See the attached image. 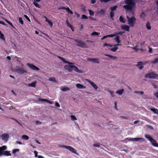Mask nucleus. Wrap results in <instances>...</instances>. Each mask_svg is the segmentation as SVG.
<instances>
[{"label":"nucleus","mask_w":158,"mask_h":158,"mask_svg":"<svg viewBox=\"0 0 158 158\" xmlns=\"http://www.w3.org/2000/svg\"><path fill=\"white\" fill-rule=\"evenodd\" d=\"M48 80L50 81L54 82L56 83H57L58 82L57 81L56 79L55 78L53 77L49 78L48 79Z\"/></svg>","instance_id":"obj_27"},{"label":"nucleus","mask_w":158,"mask_h":158,"mask_svg":"<svg viewBox=\"0 0 158 158\" xmlns=\"http://www.w3.org/2000/svg\"><path fill=\"white\" fill-rule=\"evenodd\" d=\"M70 117L72 120L75 121L77 120V118L74 115H72Z\"/></svg>","instance_id":"obj_38"},{"label":"nucleus","mask_w":158,"mask_h":158,"mask_svg":"<svg viewBox=\"0 0 158 158\" xmlns=\"http://www.w3.org/2000/svg\"><path fill=\"white\" fill-rule=\"evenodd\" d=\"M108 91L112 97H114V93L113 91L110 90H108Z\"/></svg>","instance_id":"obj_44"},{"label":"nucleus","mask_w":158,"mask_h":158,"mask_svg":"<svg viewBox=\"0 0 158 158\" xmlns=\"http://www.w3.org/2000/svg\"><path fill=\"white\" fill-rule=\"evenodd\" d=\"M71 63L72 64H68L64 66V68L65 70H68L69 72H71L73 69L75 72L79 73H83L82 70L79 69L76 66L73 65V63Z\"/></svg>","instance_id":"obj_2"},{"label":"nucleus","mask_w":158,"mask_h":158,"mask_svg":"<svg viewBox=\"0 0 158 158\" xmlns=\"http://www.w3.org/2000/svg\"><path fill=\"white\" fill-rule=\"evenodd\" d=\"M86 80L95 89H97L98 88L97 86L94 82L88 79H86Z\"/></svg>","instance_id":"obj_10"},{"label":"nucleus","mask_w":158,"mask_h":158,"mask_svg":"<svg viewBox=\"0 0 158 158\" xmlns=\"http://www.w3.org/2000/svg\"><path fill=\"white\" fill-rule=\"evenodd\" d=\"M145 137L150 142L152 146L158 147V143L150 135L145 134Z\"/></svg>","instance_id":"obj_3"},{"label":"nucleus","mask_w":158,"mask_h":158,"mask_svg":"<svg viewBox=\"0 0 158 158\" xmlns=\"http://www.w3.org/2000/svg\"><path fill=\"white\" fill-rule=\"evenodd\" d=\"M150 110L155 114H158V110L156 109L151 108Z\"/></svg>","instance_id":"obj_28"},{"label":"nucleus","mask_w":158,"mask_h":158,"mask_svg":"<svg viewBox=\"0 0 158 158\" xmlns=\"http://www.w3.org/2000/svg\"><path fill=\"white\" fill-rule=\"evenodd\" d=\"M19 151V149H14L12 151V152L13 153H15L16 152H18Z\"/></svg>","instance_id":"obj_48"},{"label":"nucleus","mask_w":158,"mask_h":158,"mask_svg":"<svg viewBox=\"0 0 158 158\" xmlns=\"http://www.w3.org/2000/svg\"><path fill=\"white\" fill-rule=\"evenodd\" d=\"M76 45L81 48H85L86 45L85 43L81 42V41H80L78 44H76Z\"/></svg>","instance_id":"obj_15"},{"label":"nucleus","mask_w":158,"mask_h":158,"mask_svg":"<svg viewBox=\"0 0 158 158\" xmlns=\"http://www.w3.org/2000/svg\"><path fill=\"white\" fill-rule=\"evenodd\" d=\"M93 146L94 147H97V148H99L100 147L98 143L94 144L93 145Z\"/></svg>","instance_id":"obj_54"},{"label":"nucleus","mask_w":158,"mask_h":158,"mask_svg":"<svg viewBox=\"0 0 158 158\" xmlns=\"http://www.w3.org/2000/svg\"><path fill=\"white\" fill-rule=\"evenodd\" d=\"M35 2V1H33V4L35 6L37 7H38V8H40L41 6H40L39 4H38L37 2Z\"/></svg>","instance_id":"obj_37"},{"label":"nucleus","mask_w":158,"mask_h":158,"mask_svg":"<svg viewBox=\"0 0 158 158\" xmlns=\"http://www.w3.org/2000/svg\"><path fill=\"white\" fill-rule=\"evenodd\" d=\"M101 2H105L106 3L107 2H108L111 0H99Z\"/></svg>","instance_id":"obj_46"},{"label":"nucleus","mask_w":158,"mask_h":158,"mask_svg":"<svg viewBox=\"0 0 158 158\" xmlns=\"http://www.w3.org/2000/svg\"><path fill=\"white\" fill-rule=\"evenodd\" d=\"M59 9H64L66 10L68 13L69 14H73V12L70 9L69 7H60L59 8Z\"/></svg>","instance_id":"obj_14"},{"label":"nucleus","mask_w":158,"mask_h":158,"mask_svg":"<svg viewBox=\"0 0 158 158\" xmlns=\"http://www.w3.org/2000/svg\"><path fill=\"white\" fill-rule=\"evenodd\" d=\"M36 81H34L31 83L28 84V86L29 87H35L36 86Z\"/></svg>","instance_id":"obj_24"},{"label":"nucleus","mask_w":158,"mask_h":158,"mask_svg":"<svg viewBox=\"0 0 158 158\" xmlns=\"http://www.w3.org/2000/svg\"><path fill=\"white\" fill-rule=\"evenodd\" d=\"M2 154L7 156H10L11 155L10 151H3V152H2Z\"/></svg>","instance_id":"obj_19"},{"label":"nucleus","mask_w":158,"mask_h":158,"mask_svg":"<svg viewBox=\"0 0 158 158\" xmlns=\"http://www.w3.org/2000/svg\"><path fill=\"white\" fill-rule=\"evenodd\" d=\"M38 101H41L42 102H47V99H44V98H39L38 99Z\"/></svg>","instance_id":"obj_41"},{"label":"nucleus","mask_w":158,"mask_h":158,"mask_svg":"<svg viewBox=\"0 0 158 158\" xmlns=\"http://www.w3.org/2000/svg\"><path fill=\"white\" fill-rule=\"evenodd\" d=\"M134 141H139L140 140H141L142 141H144V139L142 138H134Z\"/></svg>","instance_id":"obj_25"},{"label":"nucleus","mask_w":158,"mask_h":158,"mask_svg":"<svg viewBox=\"0 0 158 158\" xmlns=\"http://www.w3.org/2000/svg\"><path fill=\"white\" fill-rule=\"evenodd\" d=\"M119 20L121 22L123 23H125V19L122 16L120 17Z\"/></svg>","instance_id":"obj_35"},{"label":"nucleus","mask_w":158,"mask_h":158,"mask_svg":"<svg viewBox=\"0 0 158 158\" xmlns=\"http://www.w3.org/2000/svg\"><path fill=\"white\" fill-rule=\"evenodd\" d=\"M16 71L19 73V74H23L24 73H27L23 69L19 68L16 70Z\"/></svg>","instance_id":"obj_12"},{"label":"nucleus","mask_w":158,"mask_h":158,"mask_svg":"<svg viewBox=\"0 0 158 158\" xmlns=\"http://www.w3.org/2000/svg\"><path fill=\"white\" fill-rule=\"evenodd\" d=\"M1 138L5 142H6L9 138V135L8 134H3L0 136Z\"/></svg>","instance_id":"obj_7"},{"label":"nucleus","mask_w":158,"mask_h":158,"mask_svg":"<svg viewBox=\"0 0 158 158\" xmlns=\"http://www.w3.org/2000/svg\"><path fill=\"white\" fill-rule=\"evenodd\" d=\"M110 17L111 19L113 20V17L114 15V12L113 11H111L110 13Z\"/></svg>","instance_id":"obj_36"},{"label":"nucleus","mask_w":158,"mask_h":158,"mask_svg":"<svg viewBox=\"0 0 158 158\" xmlns=\"http://www.w3.org/2000/svg\"><path fill=\"white\" fill-rule=\"evenodd\" d=\"M120 37L119 36H117L115 38V41L118 43H119L120 42Z\"/></svg>","instance_id":"obj_31"},{"label":"nucleus","mask_w":158,"mask_h":158,"mask_svg":"<svg viewBox=\"0 0 158 158\" xmlns=\"http://www.w3.org/2000/svg\"><path fill=\"white\" fill-rule=\"evenodd\" d=\"M88 11H89V14L90 15L93 16L94 15V12L93 11L90 10H89Z\"/></svg>","instance_id":"obj_40"},{"label":"nucleus","mask_w":158,"mask_h":158,"mask_svg":"<svg viewBox=\"0 0 158 158\" xmlns=\"http://www.w3.org/2000/svg\"><path fill=\"white\" fill-rule=\"evenodd\" d=\"M105 56H109L110 57L111 59H113L114 60L116 59L117 58V57L114 56H113L111 55H108V54H105Z\"/></svg>","instance_id":"obj_34"},{"label":"nucleus","mask_w":158,"mask_h":158,"mask_svg":"<svg viewBox=\"0 0 158 158\" xmlns=\"http://www.w3.org/2000/svg\"><path fill=\"white\" fill-rule=\"evenodd\" d=\"M44 17L46 19L45 21L46 22H48V23L49 25H50L51 27H52V26H53L52 22L51 21H50V20H49V19H47V17H46L44 16Z\"/></svg>","instance_id":"obj_21"},{"label":"nucleus","mask_w":158,"mask_h":158,"mask_svg":"<svg viewBox=\"0 0 158 158\" xmlns=\"http://www.w3.org/2000/svg\"><path fill=\"white\" fill-rule=\"evenodd\" d=\"M117 6H115L111 7L110 9L112 10L111 11H113V10H115L117 8Z\"/></svg>","instance_id":"obj_42"},{"label":"nucleus","mask_w":158,"mask_h":158,"mask_svg":"<svg viewBox=\"0 0 158 158\" xmlns=\"http://www.w3.org/2000/svg\"><path fill=\"white\" fill-rule=\"evenodd\" d=\"M153 95L157 98H158V92H157L154 93H153Z\"/></svg>","instance_id":"obj_50"},{"label":"nucleus","mask_w":158,"mask_h":158,"mask_svg":"<svg viewBox=\"0 0 158 158\" xmlns=\"http://www.w3.org/2000/svg\"><path fill=\"white\" fill-rule=\"evenodd\" d=\"M38 158H44V157H43V156H40V155L38 156Z\"/></svg>","instance_id":"obj_64"},{"label":"nucleus","mask_w":158,"mask_h":158,"mask_svg":"<svg viewBox=\"0 0 158 158\" xmlns=\"http://www.w3.org/2000/svg\"><path fill=\"white\" fill-rule=\"evenodd\" d=\"M34 153L35 154V156L36 157H38V152L36 151H34Z\"/></svg>","instance_id":"obj_52"},{"label":"nucleus","mask_w":158,"mask_h":158,"mask_svg":"<svg viewBox=\"0 0 158 158\" xmlns=\"http://www.w3.org/2000/svg\"><path fill=\"white\" fill-rule=\"evenodd\" d=\"M42 122L39 121H37L36 122V124L37 125H40L41 124Z\"/></svg>","instance_id":"obj_56"},{"label":"nucleus","mask_w":158,"mask_h":158,"mask_svg":"<svg viewBox=\"0 0 158 158\" xmlns=\"http://www.w3.org/2000/svg\"><path fill=\"white\" fill-rule=\"evenodd\" d=\"M132 48L133 49H134V50H135L136 51L138 50H139V49L138 48V47H137V46H135V47H133Z\"/></svg>","instance_id":"obj_55"},{"label":"nucleus","mask_w":158,"mask_h":158,"mask_svg":"<svg viewBox=\"0 0 158 158\" xmlns=\"http://www.w3.org/2000/svg\"><path fill=\"white\" fill-rule=\"evenodd\" d=\"M103 47L105 48L106 50H110L111 48L113 47V46L110 44H108L106 43H104L103 44Z\"/></svg>","instance_id":"obj_11"},{"label":"nucleus","mask_w":158,"mask_h":158,"mask_svg":"<svg viewBox=\"0 0 158 158\" xmlns=\"http://www.w3.org/2000/svg\"><path fill=\"white\" fill-rule=\"evenodd\" d=\"M120 45H121V44H117L114 45V47L112 48H111L110 50L113 52H116L118 48V46Z\"/></svg>","instance_id":"obj_13"},{"label":"nucleus","mask_w":158,"mask_h":158,"mask_svg":"<svg viewBox=\"0 0 158 158\" xmlns=\"http://www.w3.org/2000/svg\"><path fill=\"white\" fill-rule=\"evenodd\" d=\"M6 146H3L0 147V156L2 155V151L6 149Z\"/></svg>","instance_id":"obj_22"},{"label":"nucleus","mask_w":158,"mask_h":158,"mask_svg":"<svg viewBox=\"0 0 158 158\" xmlns=\"http://www.w3.org/2000/svg\"><path fill=\"white\" fill-rule=\"evenodd\" d=\"M27 65L31 69L34 70H39V69L32 64L27 63Z\"/></svg>","instance_id":"obj_8"},{"label":"nucleus","mask_w":158,"mask_h":158,"mask_svg":"<svg viewBox=\"0 0 158 158\" xmlns=\"http://www.w3.org/2000/svg\"><path fill=\"white\" fill-rule=\"evenodd\" d=\"M124 2L127 5L123 6V8L131 12L134 10L135 6L134 0H125Z\"/></svg>","instance_id":"obj_1"},{"label":"nucleus","mask_w":158,"mask_h":158,"mask_svg":"<svg viewBox=\"0 0 158 158\" xmlns=\"http://www.w3.org/2000/svg\"><path fill=\"white\" fill-rule=\"evenodd\" d=\"M136 66H138V68L140 70H141L143 68V63L142 62H139L137 63Z\"/></svg>","instance_id":"obj_16"},{"label":"nucleus","mask_w":158,"mask_h":158,"mask_svg":"<svg viewBox=\"0 0 158 158\" xmlns=\"http://www.w3.org/2000/svg\"><path fill=\"white\" fill-rule=\"evenodd\" d=\"M152 49L151 48H149V52L151 53L152 52Z\"/></svg>","instance_id":"obj_58"},{"label":"nucleus","mask_w":158,"mask_h":158,"mask_svg":"<svg viewBox=\"0 0 158 158\" xmlns=\"http://www.w3.org/2000/svg\"><path fill=\"white\" fill-rule=\"evenodd\" d=\"M91 3L92 4H94L95 3V2L94 0H91Z\"/></svg>","instance_id":"obj_61"},{"label":"nucleus","mask_w":158,"mask_h":158,"mask_svg":"<svg viewBox=\"0 0 158 158\" xmlns=\"http://www.w3.org/2000/svg\"><path fill=\"white\" fill-rule=\"evenodd\" d=\"M127 139L129 141H134V138H128Z\"/></svg>","instance_id":"obj_57"},{"label":"nucleus","mask_w":158,"mask_h":158,"mask_svg":"<svg viewBox=\"0 0 158 158\" xmlns=\"http://www.w3.org/2000/svg\"><path fill=\"white\" fill-rule=\"evenodd\" d=\"M124 90L123 89H121L118 90H117L116 93L119 95H121L123 93Z\"/></svg>","instance_id":"obj_23"},{"label":"nucleus","mask_w":158,"mask_h":158,"mask_svg":"<svg viewBox=\"0 0 158 158\" xmlns=\"http://www.w3.org/2000/svg\"><path fill=\"white\" fill-rule=\"evenodd\" d=\"M152 85L155 88H157L156 86L154 84H152Z\"/></svg>","instance_id":"obj_63"},{"label":"nucleus","mask_w":158,"mask_h":158,"mask_svg":"<svg viewBox=\"0 0 158 158\" xmlns=\"http://www.w3.org/2000/svg\"><path fill=\"white\" fill-rule=\"evenodd\" d=\"M19 21L20 23L22 24H23V22L22 20V19L20 17L19 18Z\"/></svg>","instance_id":"obj_47"},{"label":"nucleus","mask_w":158,"mask_h":158,"mask_svg":"<svg viewBox=\"0 0 158 158\" xmlns=\"http://www.w3.org/2000/svg\"><path fill=\"white\" fill-rule=\"evenodd\" d=\"M100 34V33H98L97 32L94 31L91 34V35L92 36L95 35L98 36Z\"/></svg>","instance_id":"obj_33"},{"label":"nucleus","mask_w":158,"mask_h":158,"mask_svg":"<svg viewBox=\"0 0 158 158\" xmlns=\"http://www.w3.org/2000/svg\"><path fill=\"white\" fill-rule=\"evenodd\" d=\"M76 86L77 88L79 89H83L86 88L85 86L79 83L77 84L76 85Z\"/></svg>","instance_id":"obj_20"},{"label":"nucleus","mask_w":158,"mask_h":158,"mask_svg":"<svg viewBox=\"0 0 158 158\" xmlns=\"http://www.w3.org/2000/svg\"><path fill=\"white\" fill-rule=\"evenodd\" d=\"M58 58H59V59H61L64 62V63H67V64H72L71 62H68L66 61H65V59H64V58H62L60 56H58Z\"/></svg>","instance_id":"obj_26"},{"label":"nucleus","mask_w":158,"mask_h":158,"mask_svg":"<svg viewBox=\"0 0 158 158\" xmlns=\"http://www.w3.org/2000/svg\"><path fill=\"white\" fill-rule=\"evenodd\" d=\"M67 22H68V21H67H67H66V22L67 23V24L68 26L70 28H71V29L73 31V29H72V25H71V24H70L69 23Z\"/></svg>","instance_id":"obj_51"},{"label":"nucleus","mask_w":158,"mask_h":158,"mask_svg":"<svg viewBox=\"0 0 158 158\" xmlns=\"http://www.w3.org/2000/svg\"><path fill=\"white\" fill-rule=\"evenodd\" d=\"M35 142H36V143H37L39 144H41V143L38 140H35Z\"/></svg>","instance_id":"obj_60"},{"label":"nucleus","mask_w":158,"mask_h":158,"mask_svg":"<svg viewBox=\"0 0 158 158\" xmlns=\"http://www.w3.org/2000/svg\"><path fill=\"white\" fill-rule=\"evenodd\" d=\"M87 60L93 63L97 64L99 63V61L98 59L97 58H87Z\"/></svg>","instance_id":"obj_9"},{"label":"nucleus","mask_w":158,"mask_h":158,"mask_svg":"<svg viewBox=\"0 0 158 158\" xmlns=\"http://www.w3.org/2000/svg\"><path fill=\"white\" fill-rule=\"evenodd\" d=\"M121 28L123 30H124L127 31H129L130 27L128 25H123L121 26Z\"/></svg>","instance_id":"obj_17"},{"label":"nucleus","mask_w":158,"mask_h":158,"mask_svg":"<svg viewBox=\"0 0 158 158\" xmlns=\"http://www.w3.org/2000/svg\"><path fill=\"white\" fill-rule=\"evenodd\" d=\"M60 147L65 148L68 150L72 152L73 153L76 154L77 155H79V154L76 152V150L72 147L65 145L60 146Z\"/></svg>","instance_id":"obj_6"},{"label":"nucleus","mask_w":158,"mask_h":158,"mask_svg":"<svg viewBox=\"0 0 158 158\" xmlns=\"http://www.w3.org/2000/svg\"><path fill=\"white\" fill-rule=\"evenodd\" d=\"M146 27L148 30H150L151 29V27L150 26V24L149 22H147L146 23Z\"/></svg>","instance_id":"obj_29"},{"label":"nucleus","mask_w":158,"mask_h":158,"mask_svg":"<svg viewBox=\"0 0 158 158\" xmlns=\"http://www.w3.org/2000/svg\"><path fill=\"white\" fill-rule=\"evenodd\" d=\"M16 143L19 144H23L21 142L19 141H17Z\"/></svg>","instance_id":"obj_62"},{"label":"nucleus","mask_w":158,"mask_h":158,"mask_svg":"<svg viewBox=\"0 0 158 158\" xmlns=\"http://www.w3.org/2000/svg\"><path fill=\"white\" fill-rule=\"evenodd\" d=\"M152 63H158V58L155 59L154 60H152Z\"/></svg>","instance_id":"obj_39"},{"label":"nucleus","mask_w":158,"mask_h":158,"mask_svg":"<svg viewBox=\"0 0 158 158\" xmlns=\"http://www.w3.org/2000/svg\"><path fill=\"white\" fill-rule=\"evenodd\" d=\"M0 39L2 40H5V38L4 37V35L2 33L1 31H0Z\"/></svg>","instance_id":"obj_32"},{"label":"nucleus","mask_w":158,"mask_h":158,"mask_svg":"<svg viewBox=\"0 0 158 158\" xmlns=\"http://www.w3.org/2000/svg\"><path fill=\"white\" fill-rule=\"evenodd\" d=\"M60 90L63 92H65L70 90V89L67 86H61L60 87Z\"/></svg>","instance_id":"obj_18"},{"label":"nucleus","mask_w":158,"mask_h":158,"mask_svg":"<svg viewBox=\"0 0 158 158\" xmlns=\"http://www.w3.org/2000/svg\"><path fill=\"white\" fill-rule=\"evenodd\" d=\"M5 20L6 21L8 24H9L10 25H11L12 27H14L13 26L12 24L9 21L7 20L6 19H5Z\"/></svg>","instance_id":"obj_43"},{"label":"nucleus","mask_w":158,"mask_h":158,"mask_svg":"<svg viewBox=\"0 0 158 158\" xmlns=\"http://www.w3.org/2000/svg\"><path fill=\"white\" fill-rule=\"evenodd\" d=\"M22 138L23 139L26 140H28L29 139V137L26 135H23L22 136Z\"/></svg>","instance_id":"obj_30"},{"label":"nucleus","mask_w":158,"mask_h":158,"mask_svg":"<svg viewBox=\"0 0 158 158\" xmlns=\"http://www.w3.org/2000/svg\"><path fill=\"white\" fill-rule=\"evenodd\" d=\"M127 19L128 24L130 26L134 27L136 20L135 18L134 17H132L130 18L127 16Z\"/></svg>","instance_id":"obj_4"},{"label":"nucleus","mask_w":158,"mask_h":158,"mask_svg":"<svg viewBox=\"0 0 158 158\" xmlns=\"http://www.w3.org/2000/svg\"><path fill=\"white\" fill-rule=\"evenodd\" d=\"M116 35H106V37H112Z\"/></svg>","instance_id":"obj_49"},{"label":"nucleus","mask_w":158,"mask_h":158,"mask_svg":"<svg viewBox=\"0 0 158 158\" xmlns=\"http://www.w3.org/2000/svg\"><path fill=\"white\" fill-rule=\"evenodd\" d=\"M48 102L51 104H52L53 103V102H52L49 101L47 99V101L46 102Z\"/></svg>","instance_id":"obj_59"},{"label":"nucleus","mask_w":158,"mask_h":158,"mask_svg":"<svg viewBox=\"0 0 158 158\" xmlns=\"http://www.w3.org/2000/svg\"><path fill=\"white\" fill-rule=\"evenodd\" d=\"M55 106L57 107H60V106L58 102H56L55 104Z\"/></svg>","instance_id":"obj_53"},{"label":"nucleus","mask_w":158,"mask_h":158,"mask_svg":"<svg viewBox=\"0 0 158 158\" xmlns=\"http://www.w3.org/2000/svg\"><path fill=\"white\" fill-rule=\"evenodd\" d=\"M81 18L83 19H88V17L84 15H82Z\"/></svg>","instance_id":"obj_45"},{"label":"nucleus","mask_w":158,"mask_h":158,"mask_svg":"<svg viewBox=\"0 0 158 158\" xmlns=\"http://www.w3.org/2000/svg\"><path fill=\"white\" fill-rule=\"evenodd\" d=\"M146 78H153L154 79H158V74H156L152 72L147 73L145 75Z\"/></svg>","instance_id":"obj_5"}]
</instances>
